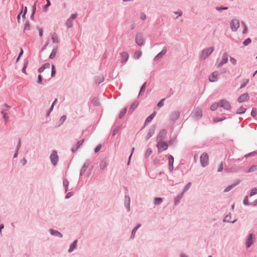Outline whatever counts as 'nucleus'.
I'll return each mask as SVG.
<instances>
[{
    "instance_id": "nucleus-1",
    "label": "nucleus",
    "mask_w": 257,
    "mask_h": 257,
    "mask_svg": "<svg viewBox=\"0 0 257 257\" xmlns=\"http://www.w3.org/2000/svg\"><path fill=\"white\" fill-rule=\"evenodd\" d=\"M209 157L206 153H203L200 156V163L203 167H206L208 164Z\"/></svg>"
},
{
    "instance_id": "nucleus-2",
    "label": "nucleus",
    "mask_w": 257,
    "mask_h": 257,
    "mask_svg": "<svg viewBox=\"0 0 257 257\" xmlns=\"http://www.w3.org/2000/svg\"><path fill=\"white\" fill-rule=\"evenodd\" d=\"M213 50L214 48L213 47H210L209 48L204 49L202 52L201 58L202 59H205L206 57H207L209 55H210V54L213 51Z\"/></svg>"
},
{
    "instance_id": "nucleus-3",
    "label": "nucleus",
    "mask_w": 257,
    "mask_h": 257,
    "mask_svg": "<svg viewBox=\"0 0 257 257\" xmlns=\"http://www.w3.org/2000/svg\"><path fill=\"white\" fill-rule=\"evenodd\" d=\"M157 141V148L159 152H162L167 149L168 146L166 142H163L162 141Z\"/></svg>"
},
{
    "instance_id": "nucleus-4",
    "label": "nucleus",
    "mask_w": 257,
    "mask_h": 257,
    "mask_svg": "<svg viewBox=\"0 0 257 257\" xmlns=\"http://www.w3.org/2000/svg\"><path fill=\"white\" fill-rule=\"evenodd\" d=\"M219 103L220 107H223L226 110H229L231 108L230 104L225 99L221 100Z\"/></svg>"
},
{
    "instance_id": "nucleus-5",
    "label": "nucleus",
    "mask_w": 257,
    "mask_h": 257,
    "mask_svg": "<svg viewBox=\"0 0 257 257\" xmlns=\"http://www.w3.org/2000/svg\"><path fill=\"white\" fill-rule=\"evenodd\" d=\"M239 27V23L237 20H232L230 22V28L232 31H236Z\"/></svg>"
},
{
    "instance_id": "nucleus-6",
    "label": "nucleus",
    "mask_w": 257,
    "mask_h": 257,
    "mask_svg": "<svg viewBox=\"0 0 257 257\" xmlns=\"http://www.w3.org/2000/svg\"><path fill=\"white\" fill-rule=\"evenodd\" d=\"M51 163L56 165L58 161V156L56 151H53L50 156Z\"/></svg>"
},
{
    "instance_id": "nucleus-7",
    "label": "nucleus",
    "mask_w": 257,
    "mask_h": 257,
    "mask_svg": "<svg viewBox=\"0 0 257 257\" xmlns=\"http://www.w3.org/2000/svg\"><path fill=\"white\" fill-rule=\"evenodd\" d=\"M135 41L139 46H142L144 44L143 36L141 34H137L136 36Z\"/></svg>"
},
{
    "instance_id": "nucleus-8",
    "label": "nucleus",
    "mask_w": 257,
    "mask_h": 257,
    "mask_svg": "<svg viewBox=\"0 0 257 257\" xmlns=\"http://www.w3.org/2000/svg\"><path fill=\"white\" fill-rule=\"evenodd\" d=\"M120 55L121 62L123 63H125L127 61L129 57V55L128 53L126 52H123L120 53Z\"/></svg>"
},
{
    "instance_id": "nucleus-9",
    "label": "nucleus",
    "mask_w": 257,
    "mask_h": 257,
    "mask_svg": "<svg viewBox=\"0 0 257 257\" xmlns=\"http://www.w3.org/2000/svg\"><path fill=\"white\" fill-rule=\"evenodd\" d=\"M228 62V54L226 52L223 54L222 61L218 64V67L221 66L223 64L226 63Z\"/></svg>"
},
{
    "instance_id": "nucleus-10",
    "label": "nucleus",
    "mask_w": 257,
    "mask_h": 257,
    "mask_svg": "<svg viewBox=\"0 0 257 257\" xmlns=\"http://www.w3.org/2000/svg\"><path fill=\"white\" fill-rule=\"evenodd\" d=\"M248 95L247 93H244L240 95L238 98V101L239 102H242L245 101H247L248 99Z\"/></svg>"
},
{
    "instance_id": "nucleus-11",
    "label": "nucleus",
    "mask_w": 257,
    "mask_h": 257,
    "mask_svg": "<svg viewBox=\"0 0 257 257\" xmlns=\"http://www.w3.org/2000/svg\"><path fill=\"white\" fill-rule=\"evenodd\" d=\"M240 183V180H237L236 182L234 184H231L228 186H227L224 190V192H229L230 190H231L232 188H233L236 185H238Z\"/></svg>"
},
{
    "instance_id": "nucleus-12",
    "label": "nucleus",
    "mask_w": 257,
    "mask_h": 257,
    "mask_svg": "<svg viewBox=\"0 0 257 257\" xmlns=\"http://www.w3.org/2000/svg\"><path fill=\"white\" fill-rule=\"evenodd\" d=\"M166 134V131L165 130H162L160 131L158 136L157 141H162L165 137Z\"/></svg>"
},
{
    "instance_id": "nucleus-13",
    "label": "nucleus",
    "mask_w": 257,
    "mask_h": 257,
    "mask_svg": "<svg viewBox=\"0 0 257 257\" xmlns=\"http://www.w3.org/2000/svg\"><path fill=\"white\" fill-rule=\"evenodd\" d=\"M83 142H84V140H82L78 141L77 142L76 145L75 146H74L72 148V152H74L76 151L78 149V148L80 147V146L82 145Z\"/></svg>"
},
{
    "instance_id": "nucleus-14",
    "label": "nucleus",
    "mask_w": 257,
    "mask_h": 257,
    "mask_svg": "<svg viewBox=\"0 0 257 257\" xmlns=\"http://www.w3.org/2000/svg\"><path fill=\"white\" fill-rule=\"evenodd\" d=\"M218 72H214L212 75L209 77V80L211 82H215L217 80Z\"/></svg>"
},
{
    "instance_id": "nucleus-15",
    "label": "nucleus",
    "mask_w": 257,
    "mask_h": 257,
    "mask_svg": "<svg viewBox=\"0 0 257 257\" xmlns=\"http://www.w3.org/2000/svg\"><path fill=\"white\" fill-rule=\"evenodd\" d=\"M252 234H250L248 236V239L246 242V246L247 247H249L252 243Z\"/></svg>"
},
{
    "instance_id": "nucleus-16",
    "label": "nucleus",
    "mask_w": 257,
    "mask_h": 257,
    "mask_svg": "<svg viewBox=\"0 0 257 257\" xmlns=\"http://www.w3.org/2000/svg\"><path fill=\"white\" fill-rule=\"evenodd\" d=\"M173 162H174V158L173 156L170 155L169 156V164L170 165L169 169L171 171H172L173 170Z\"/></svg>"
},
{
    "instance_id": "nucleus-17",
    "label": "nucleus",
    "mask_w": 257,
    "mask_h": 257,
    "mask_svg": "<svg viewBox=\"0 0 257 257\" xmlns=\"http://www.w3.org/2000/svg\"><path fill=\"white\" fill-rule=\"evenodd\" d=\"M139 102L138 101H135L131 105L130 109H129V112L132 113L138 106Z\"/></svg>"
},
{
    "instance_id": "nucleus-18",
    "label": "nucleus",
    "mask_w": 257,
    "mask_h": 257,
    "mask_svg": "<svg viewBox=\"0 0 257 257\" xmlns=\"http://www.w3.org/2000/svg\"><path fill=\"white\" fill-rule=\"evenodd\" d=\"M155 115H156V112H154L151 115L149 116L146 119L145 124L146 125V124H148L149 122H150L152 120V119L154 118Z\"/></svg>"
},
{
    "instance_id": "nucleus-19",
    "label": "nucleus",
    "mask_w": 257,
    "mask_h": 257,
    "mask_svg": "<svg viewBox=\"0 0 257 257\" xmlns=\"http://www.w3.org/2000/svg\"><path fill=\"white\" fill-rule=\"evenodd\" d=\"M77 240H75L73 243L70 245V248L68 250L69 252H71L77 246Z\"/></svg>"
},
{
    "instance_id": "nucleus-20",
    "label": "nucleus",
    "mask_w": 257,
    "mask_h": 257,
    "mask_svg": "<svg viewBox=\"0 0 257 257\" xmlns=\"http://www.w3.org/2000/svg\"><path fill=\"white\" fill-rule=\"evenodd\" d=\"M180 114L178 112H175L171 115V119L172 120L177 119L179 118Z\"/></svg>"
},
{
    "instance_id": "nucleus-21",
    "label": "nucleus",
    "mask_w": 257,
    "mask_h": 257,
    "mask_svg": "<svg viewBox=\"0 0 257 257\" xmlns=\"http://www.w3.org/2000/svg\"><path fill=\"white\" fill-rule=\"evenodd\" d=\"M51 233L53 235L59 236L60 237H62V234L56 230H51Z\"/></svg>"
},
{
    "instance_id": "nucleus-22",
    "label": "nucleus",
    "mask_w": 257,
    "mask_h": 257,
    "mask_svg": "<svg viewBox=\"0 0 257 257\" xmlns=\"http://www.w3.org/2000/svg\"><path fill=\"white\" fill-rule=\"evenodd\" d=\"M142 55V52L140 51H136L134 55V57L136 59H138Z\"/></svg>"
},
{
    "instance_id": "nucleus-23",
    "label": "nucleus",
    "mask_w": 257,
    "mask_h": 257,
    "mask_svg": "<svg viewBox=\"0 0 257 257\" xmlns=\"http://www.w3.org/2000/svg\"><path fill=\"white\" fill-rule=\"evenodd\" d=\"M52 40L53 43H57L58 42V37L56 34H52Z\"/></svg>"
},
{
    "instance_id": "nucleus-24",
    "label": "nucleus",
    "mask_w": 257,
    "mask_h": 257,
    "mask_svg": "<svg viewBox=\"0 0 257 257\" xmlns=\"http://www.w3.org/2000/svg\"><path fill=\"white\" fill-rule=\"evenodd\" d=\"M30 30V25L29 22H27L24 26V31L26 32V31H29Z\"/></svg>"
},
{
    "instance_id": "nucleus-25",
    "label": "nucleus",
    "mask_w": 257,
    "mask_h": 257,
    "mask_svg": "<svg viewBox=\"0 0 257 257\" xmlns=\"http://www.w3.org/2000/svg\"><path fill=\"white\" fill-rule=\"evenodd\" d=\"M218 106H219V103L218 102L217 103L215 102L211 105V106L210 107V109L212 110H215L218 108Z\"/></svg>"
},
{
    "instance_id": "nucleus-26",
    "label": "nucleus",
    "mask_w": 257,
    "mask_h": 257,
    "mask_svg": "<svg viewBox=\"0 0 257 257\" xmlns=\"http://www.w3.org/2000/svg\"><path fill=\"white\" fill-rule=\"evenodd\" d=\"M194 116L195 117H201L202 116V111L200 109H197L194 112Z\"/></svg>"
},
{
    "instance_id": "nucleus-27",
    "label": "nucleus",
    "mask_w": 257,
    "mask_h": 257,
    "mask_svg": "<svg viewBox=\"0 0 257 257\" xmlns=\"http://www.w3.org/2000/svg\"><path fill=\"white\" fill-rule=\"evenodd\" d=\"M245 110H246L245 108L243 107V106H241L237 109L236 113L237 114L243 113L245 111Z\"/></svg>"
},
{
    "instance_id": "nucleus-28",
    "label": "nucleus",
    "mask_w": 257,
    "mask_h": 257,
    "mask_svg": "<svg viewBox=\"0 0 257 257\" xmlns=\"http://www.w3.org/2000/svg\"><path fill=\"white\" fill-rule=\"evenodd\" d=\"M257 170V165L251 166L248 170L247 171V173L252 172Z\"/></svg>"
},
{
    "instance_id": "nucleus-29",
    "label": "nucleus",
    "mask_w": 257,
    "mask_h": 257,
    "mask_svg": "<svg viewBox=\"0 0 257 257\" xmlns=\"http://www.w3.org/2000/svg\"><path fill=\"white\" fill-rule=\"evenodd\" d=\"M146 83H144L141 88V90H140V91L139 93V95H142L143 93H144L145 92V89H146Z\"/></svg>"
},
{
    "instance_id": "nucleus-30",
    "label": "nucleus",
    "mask_w": 257,
    "mask_h": 257,
    "mask_svg": "<svg viewBox=\"0 0 257 257\" xmlns=\"http://www.w3.org/2000/svg\"><path fill=\"white\" fill-rule=\"evenodd\" d=\"M2 113L3 114V118L5 119V122L6 123L9 118V116H8V114L6 112H5L4 110H3L2 111Z\"/></svg>"
},
{
    "instance_id": "nucleus-31",
    "label": "nucleus",
    "mask_w": 257,
    "mask_h": 257,
    "mask_svg": "<svg viewBox=\"0 0 257 257\" xmlns=\"http://www.w3.org/2000/svg\"><path fill=\"white\" fill-rule=\"evenodd\" d=\"M126 108H123L121 110V111H120V113L119 114V117L120 118H121L122 117H123V116L124 115V114L126 113Z\"/></svg>"
},
{
    "instance_id": "nucleus-32",
    "label": "nucleus",
    "mask_w": 257,
    "mask_h": 257,
    "mask_svg": "<svg viewBox=\"0 0 257 257\" xmlns=\"http://www.w3.org/2000/svg\"><path fill=\"white\" fill-rule=\"evenodd\" d=\"M155 204L156 205L160 204L162 202V199L161 198L158 197L156 198L155 199Z\"/></svg>"
},
{
    "instance_id": "nucleus-33",
    "label": "nucleus",
    "mask_w": 257,
    "mask_h": 257,
    "mask_svg": "<svg viewBox=\"0 0 257 257\" xmlns=\"http://www.w3.org/2000/svg\"><path fill=\"white\" fill-rule=\"evenodd\" d=\"M152 153V150L151 148H149L147 149L146 154L145 156L146 157H148L149 156L151 155V154Z\"/></svg>"
},
{
    "instance_id": "nucleus-34",
    "label": "nucleus",
    "mask_w": 257,
    "mask_h": 257,
    "mask_svg": "<svg viewBox=\"0 0 257 257\" xmlns=\"http://www.w3.org/2000/svg\"><path fill=\"white\" fill-rule=\"evenodd\" d=\"M141 226V225L140 224H139L137 226H136L134 229L132 231V236L134 237V236H135V234L136 233L137 230H138V229Z\"/></svg>"
},
{
    "instance_id": "nucleus-35",
    "label": "nucleus",
    "mask_w": 257,
    "mask_h": 257,
    "mask_svg": "<svg viewBox=\"0 0 257 257\" xmlns=\"http://www.w3.org/2000/svg\"><path fill=\"white\" fill-rule=\"evenodd\" d=\"M56 52H57V50L56 49H54L51 54H50V56H49V58L50 59H53V58L55 57V56H56Z\"/></svg>"
},
{
    "instance_id": "nucleus-36",
    "label": "nucleus",
    "mask_w": 257,
    "mask_h": 257,
    "mask_svg": "<svg viewBox=\"0 0 257 257\" xmlns=\"http://www.w3.org/2000/svg\"><path fill=\"white\" fill-rule=\"evenodd\" d=\"M191 186V183L190 182L188 183L185 187L183 192L184 193L185 192L187 191L190 188Z\"/></svg>"
},
{
    "instance_id": "nucleus-37",
    "label": "nucleus",
    "mask_w": 257,
    "mask_h": 257,
    "mask_svg": "<svg viewBox=\"0 0 257 257\" xmlns=\"http://www.w3.org/2000/svg\"><path fill=\"white\" fill-rule=\"evenodd\" d=\"M257 194V189L253 188L251 190V192L250 193V196H253Z\"/></svg>"
},
{
    "instance_id": "nucleus-38",
    "label": "nucleus",
    "mask_w": 257,
    "mask_h": 257,
    "mask_svg": "<svg viewBox=\"0 0 257 257\" xmlns=\"http://www.w3.org/2000/svg\"><path fill=\"white\" fill-rule=\"evenodd\" d=\"M251 43V40L250 38H247L243 42V44L245 46H247Z\"/></svg>"
},
{
    "instance_id": "nucleus-39",
    "label": "nucleus",
    "mask_w": 257,
    "mask_h": 257,
    "mask_svg": "<svg viewBox=\"0 0 257 257\" xmlns=\"http://www.w3.org/2000/svg\"><path fill=\"white\" fill-rule=\"evenodd\" d=\"M223 169V162H221L220 164L219 165V166L218 167L217 172H220L222 171Z\"/></svg>"
},
{
    "instance_id": "nucleus-40",
    "label": "nucleus",
    "mask_w": 257,
    "mask_h": 257,
    "mask_svg": "<svg viewBox=\"0 0 257 257\" xmlns=\"http://www.w3.org/2000/svg\"><path fill=\"white\" fill-rule=\"evenodd\" d=\"M55 74H56V70H55V67H54V65H52V73H51L52 76L54 77L55 75Z\"/></svg>"
},
{
    "instance_id": "nucleus-41",
    "label": "nucleus",
    "mask_w": 257,
    "mask_h": 257,
    "mask_svg": "<svg viewBox=\"0 0 257 257\" xmlns=\"http://www.w3.org/2000/svg\"><path fill=\"white\" fill-rule=\"evenodd\" d=\"M106 166V162L104 161H101L100 164V168L101 169H103L105 168V167Z\"/></svg>"
},
{
    "instance_id": "nucleus-42",
    "label": "nucleus",
    "mask_w": 257,
    "mask_h": 257,
    "mask_svg": "<svg viewBox=\"0 0 257 257\" xmlns=\"http://www.w3.org/2000/svg\"><path fill=\"white\" fill-rule=\"evenodd\" d=\"M28 63V62H26L25 63L24 67L23 68V69H22V71H23V73H24L25 74H27V73H26V68L27 67Z\"/></svg>"
},
{
    "instance_id": "nucleus-43",
    "label": "nucleus",
    "mask_w": 257,
    "mask_h": 257,
    "mask_svg": "<svg viewBox=\"0 0 257 257\" xmlns=\"http://www.w3.org/2000/svg\"><path fill=\"white\" fill-rule=\"evenodd\" d=\"M66 119V116L63 115L60 119V121L61 122V123L62 124L65 121Z\"/></svg>"
},
{
    "instance_id": "nucleus-44",
    "label": "nucleus",
    "mask_w": 257,
    "mask_h": 257,
    "mask_svg": "<svg viewBox=\"0 0 257 257\" xmlns=\"http://www.w3.org/2000/svg\"><path fill=\"white\" fill-rule=\"evenodd\" d=\"M251 115L254 117L256 115V109L255 108H253L251 112Z\"/></svg>"
},
{
    "instance_id": "nucleus-45",
    "label": "nucleus",
    "mask_w": 257,
    "mask_h": 257,
    "mask_svg": "<svg viewBox=\"0 0 257 257\" xmlns=\"http://www.w3.org/2000/svg\"><path fill=\"white\" fill-rule=\"evenodd\" d=\"M225 118H226L224 116H223L221 118H219V119L218 118H216L214 119V121L217 122H218V121H220L223 120L225 119Z\"/></svg>"
},
{
    "instance_id": "nucleus-46",
    "label": "nucleus",
    "mask_w": 257,
    "mask_h": 257,
    "mask_svg": "<svg viewBox=\"0 0 257 257\" xmlns=\"http://www.w3.org/2000/svg\"><path fill=\"white\" fill-rule=\"evenodd\" d=\"M163 56L160 53H159L154 58V60L155 61H157L159 60Z\"/></svg>"
},
{
    "instance_id": "nucleus-47",
    "label": "nucleus",
    "mask_w": 257,
    "mask_h": 257,
    "mask_svg": "<svg viewBox=\"0 0 257 257\" xmlns=\"http://www.w3.org/2000/svg\"><path fill=\"white\" fill-rule=\"evenodd\" d=\"M230 62L233 65H235L236 63V60L232 57H230Z\"/></svg>"
},
{
    "instance_id": "nucleus-48",
    "label": "nucleus",
    "mask_w": 257,
    "mask_h": 257,
    "mask_svg": "<svg viewBox=\"0 0 257 257\" xmlns=\"http://www.w3.org/2000/svg\"><path fill=\"white\" fill-rule=\"evenodd\" d=\"M165 99H162L158 103V106L159 107H162L164 105V101Z\"/></svg>"
},
{
    "instance_id": "nucleus-49",
    "label": "nucleus",
    "mask_w": 257,
    "mask_h": 257,
    "mask_svg": "<svg viewBox=\"0 0 257 257\" xmlns=\"http://www.w3.org/2000/svg\"><path fill=\"white\" fill-rule=\"evenodd\" d=\"M27 8L26 7H25V9H24V14L22 15V18H23V20H24L25 19V15L27 13Z\"/></svg>"
},
{
    "instance_id": "nucleus-50",
    "label": "nucleus",
    "mask_w": 257,
    "mask_h": 257,
    "mask_svg": "<svg viewBox=\"0 0 257 257\" xmlns=\"http://www.w3.org/2000/svg\"><path fill=\"white\" fill-rule=\"evenodd\" d=\"M101 148V145H98L95 149V153H97L100 150V149Z\"/></svg>"
},
{
    "instance_id": "nucleus-51",
    "label": "nucleus",
    "mask_w": 257,
    "mask_h": 257,
    "mask_svg": "<svg viewBox=\"0 0 257 257\" xmlns=\"http://www.w3.org/2000/svg\"><path fill=\"white\" fill-rule=\"evenodd\" d=\"M166 51H167L166 47H164L163 48L162 51L160 52L162 56H163L166 53Z\"/></svg>"
},
{
    "instance_id": "nucleus-52",
    "label": "nucleus",
    "mask_w": 257,
    "mask_h": 257,
    "mask_svg": "<svg viewBox=\"0 0 257 257\" xmlns=\"http://www.w3.org/2000/svg\"><path fill=\"white\" fill-rule=\"evenodd\" d=\"M66 25L68 28H71L72 26V22L70 20H68L67 22Z\"/></svg>"
},
{
    "instance_id": "nucleus-53",
    "label": "nucleus",
    "mask_w": 257,
    "mask_h": 257,
    "mask_svg": "<svg viewBox=\"0 0 257 257\" xmlns=\"http://www.w3.org/2000/svg\"><path fill=\"white\" fill-rule=\"evenodd\" d=\"M224 221L229 222H233V221H231L229 220V216L228 215H226L224 218Z\"/></svg>"
},
{
    "instance_id": "nucleus-54",
    "label": "nucleus",
    "mask_w": 257,
    "mask_h": 257,
    "mask_svg": "<svg viewBox=\"0 0 257 257\" xmlns=\"http://www.w3.org/2000/svg\"><path fill=\"white\" fill-rule=\"evenodd\" d=\"M42 66L44 67V68L45 69L46 68H50V64L49 63H46V64H44Z\"/></svg>"
},
{
    "instance_id": "nucleus-55",
    "label": "nucleus",
    "mask_w": 257,
    "mask_h": 257,
    "mask_svg": "<svg viewBox=\"0 0 257 257\" xmlns=\"http://www.w3.org/2000/svg\"><path fill=\"white\" fill-rule=\"evenodd\" d=\"M243 203L246 205H248V200L247 196L244 198L243 200Z\"/></svg>"
},
{
    "instance_id": "nucleus-56",
    "label": "nucleus",
    "mask_w": 257,
    "mask_h": 257,
    "mask_svg": "<svg viewBox=\"0 0 257 257\" xmlns=\"http://www.w3.org/2000/svg\"><path fill=\"white\" fill-rule=\"evenodd\" d=\"M42 77L40 75H39L38 76V80H37V82L38 83H41L42 82Z\"/></svg>"
},
{
    "instance_id": "nucleus-57",
    "label": "nucleus",
    "mask_w": 257,
    "mask_h": 257,
    "mask_svg": "<svg viewBox=\"0 0 257 257\" xmlns=\"http://www.w3.org/2000/svg\"><path fill=\"white\" fill-rule=\"evenodd\" d=\"M140 18H141V20H144L146 18V16L145 14H142L141 15Z\"/></svg>"
},
{
    "instance_id": "nucleus-58",
    "label": "nucleus",
    "mask_w": 257,
    "mask_h": 257,
    "mask_svg": "<svg viewBox=\"0 0 257 257\" xmlns=\"http://www.w3.org/2000/svg\"><path fill=\"white\" fill-rule=\"evenodd\" d=\"M51 5L49 0H48L47 4L45 7V11H46L47 8Z\"/></svg>"
},
{
    "instance_id": "nucleus-59",
    "label": "nucleus",
    "mask_w": 257,
    "mask_h": 257,
    "mask_svg": "<svg viewBox=\"0 0 257 257\" xmlns=\"http://www.w3.org/2000/svg\"><path fill=\"white\" fill-rule=\"evenodd\" d=\"M39 36L40 37H42V36H43V30L42 29H40L39 30Z\"/></svg>"
},
{
    "instance_id": "nucleus-60",
    "label": "nucleus",
    "mask_w": 257,
    "mask_h": 257,
    "mask_svg": "<svg viewBox=\"0 0 257 257\" xmlns=\"http://www.w3.org/2000/svg\"><path fill=\"white\" fill-rule=\"evenodd\" d=\"M45 70V69L44 68V67L43 66H42L41 67H40L39 69H38V71L40 73L43 72V71Z\"/></svg>"
},
{
    "instance_id": "nucleus-61",
    "label": "nucleus",
    "mask_w": 257,
    "mask_h": 257,
    "mask_svg": "<svg viewBox=\"0 0 257 257\" xmlns=\"http://www.w3.org/2000/svg\"><path fill=\"white\" fill-rule=\"evenodd\" d=\"M247 28L246 26H245L242 33L243 34H245L246 33H247Z\"/></svg>"
},
{
    "instance_id": "nucleus-62",
    "label": "nucleus",
    "mask_w": 257,
    "mask_h": 257,
    "mask_svg": "<svg viewBox=\"0 0 257 257\" xmlns=\"http://www.w3.org/2000/svg\"><path fill=\"white\" fill-rule=\"evenodd\" d=\"M77 15L76 14H73L71 15V18L72 20H74L76 17Z\"/></svg>"
},
{
    "instance_id": "nucleus-63",
    "label": "nucleus",
    "mask_w": 257,
    "mask_h": 257,
    "mask_svg": "<svg viewBox=\"0 0 257 257\" xmlns=\"http://www.w3.org/2000/svg\"><path fill=\"white\" fill-rule=\"evenodd\" d=\"M175 14L178 15L179 16H180L182 15V13L181 11H179V12H175Z\"/></svg>"
},
{
    "instance_id": "nucleus-64",
    "label": "nucleus",
    "mask_w": 257,
    "mask_h": 257,
    "mask_svg": "<svg viewBox=\"0 0 257 257\" xmlns=\"http://www.w3.org/2000/svg\"><path fill=\"white\" fill-rule=\"evenodd\" d=\"M251 204L254 205V206L256 205H257V200H256L254 201L253 202H252L251 203Z\"/></svg>"
}]
</instances>
